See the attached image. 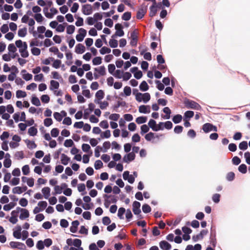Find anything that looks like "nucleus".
<instances>
[{
  "instance_id": "34",
  "label": "nucleus",
  "mask_w": 250,
  "mask_h": 250,
  "mask_svg": "<svg viewBox=\"0 0 250 250\" xmlns=\"http://www.w3.org/2000/svg\"><path fill=\"white\" fill-rule=\"evenodd\" d=\"M94 70L98 71L101 76H104L105 74V68L104 65L101 66L99 68H95Z\"/></svg>"
},
{
  "instance_id": "54",
  "label": "nucleus",
  "mask_w": 250,
  "mask_h": 250,
  "mask_svg": "<svg viewBox=\"0 0 250 250\" xmlns=\"http://www.w3.org/2000/svg\"><path fill=\"white\" fill-rule=\"evenodd\" d=\"M22 173L24 175H27L29 172H30V169L28 165H26L22 167Z\"/></svg>"
},
{
  "instance_id": "55",
  "label": "nucleus",
  "mask_w": 250,
  "mask_h": 250,
  "mask_svg": "<svg viewBox=\"0 0 250 250\" xmlns=\"http://www.w3.org/2000/svg\"><path fill=\"white\" fill-rule=\"evenodd\" d=\"M220 195L218 193H215L213 195L212 200L215 203H218L220 200Z\"/></svg>"
},
{
  "instance_id": "61",
  "label": "nucleus",
  "mask_w": 250,
  "mask_h": 250,
  "mask_svg": "<svg viewBox=\"0 0 250 250\" xmlns=\"http://www.w3.org/2000/svg\"><path fill=\"white\" fill-rule=\"evenodd\" d=\"M104 23L105 26L109 27H112L113 25V22L112 20L110 18L105 19Z\"/></svg>"
},
{
  "instance_id": "24",
  "label": "nucleus",
  "mask_w": 250,
  "mask_h": 250,
  "mask_svg": "<svg viewBox=\"0 0 250 250\" xmlns=\"http://www.w3.org/2000/svg\"><path fill=\"white\" fill-rule=\"evenodd\" d=\"M148 125L149 128H151L152 130L157 131L158 129H156V122L154 120L150 119L148 122Z\"/></svg>"
},
{
  "instance_id": "13",
  "label": "nucleus",
  "mask_w": 250,
  "mask_h": 250,
  "mask_svg": "<svg viewBox=\"0 0 250 250\" xmlns=\"http://www.w3.org/2000/svg\"><path fill=\"white\" fill-rule=\"evenodd\" d=\"M159 246L163 250H170L171 248V245L165 240L161 241L159 243Z\"/></svg>"
},
{
  "instance_id": "31",
  "label": "nucleus",
  "mask_w": 250,
  "mask_h": 250,
  "mask_svg": "<svg viewBox=\"0 0 250 250\" xmlns=\"http://www.w3.org/2000/svg\"><path fill=\"white\" fill-rule=\"evenodd\" d=\"M182 120V116L180 114H177L174 115L172 118V121L174 124H179L181 122Z\"/></svg>"
},
{
  "instance_id": "22",
  "label": "nucleus",
  "mask_w": 250,
  "mask_h": 250,
  "mask_svg": "<svg viewBox=\"0 0 250 250\" xmlns=\"http://www.w3.org/2000/svg\"><path fill=\"white\" fill-rule=\"evenodd\" d=\"M60 84L58 82L55 80H51L50 81V89L51 90L54 89H57L59 88Z\"/></svg>"
},
{
  "instance_id": "39",
  "label": "nucleus",
  "mask_w": 250,
  "mask_h": 250,
  "mask_svg": "<svg viewBox=\"0 0 250 250\" xmlns=\"http://www.w3.org/2000/svg\"><path fill=\"white\" fill-rule=\"evenodd\" d=\"M125 209L124 208H123V207L120 208H119L118 211V217L120 219H123L124 218L123 215L125 213Z\"/></svg>"
},
{
  "instance_id": "44",
  "label": "nucleus",
  "mask_w": 250,
  "mask_h": 250,
  "mask_svg": "<svg viewBox=\"0 0 250 250\" xmlns=\"http://www.w3.org/2000/svg\"><path fill=\"white\" fill-rule=\"evenodd\" d=\"M111 52V49L106 46L102 47V48L100 50V53L102 55H104L105 54H108Z\"/></svg>"
},
{
  "instance_id": "5",
  "label": "nucleus",
  "mask_w": 250,
  "mask_h": 250,
  "mask_svg": "<svg viewBox=\"0 0 250 250\" xmlns=\"http://www.w3.org/2000/svg\"><path fill=\"white\" fill-rule=\"evenodd\" d=\"M135 158V154L134 152H129L125 155L123 159V161L127 164H129L130 162L133 161Z\"/></svg>"
},
{
  "instance_id": "25",
  "label": "nucleus",
  "mask_w": 250,
  "mask_h": 250,
  "mask_svg": "<svg viewBox=\"0 0 250 250\" xmlns=\"http://www.w3.org/2000/svg\"><path fill=\"white\" fill-rule=\"evenodd\" d=\"M194 116V112L191 110H188L185 112L184 115V120H189Z\"/></svg>"
},
{
  "instance_id": "26",
  "label": "nucleus",
  "mask_w": 250,
  "mask_h": 250,
  "mask_svg": "<svg viewBox=\"0 0 250 250\" xmlns=\"http://www.w3.org/2000/svg\"><path fill=\"white\" fill-rule=\"evenodd\" d=\"M140 89L142 91H146L149 88V86L145 81H143L140 84Z\"/></svg>"
},
{
  "instance_id": "63",
  "label": "nucleus",
  "mask_w": 250,
  "mask_h": 250,
  "mask_svg": "<svg viewBox=\"0 0 250 250\" xmlns=\"http://www.w3.org/2000/svg\"><path fill=\"white\" fill-rule=\"evenodd\" d=\"M34 18L38 22H41L43 20V17L40 13L35 14L34 15Z\"/></svg>"
},
{
  "instance_id": "64",
  "label": "nucleus",
  "mask_w": 250,
  "mask_h": 250,
  "mask_svg": "<svg viewBox=\"0 0 250 250\" xmlns=\"http://www.w3.org/2000/svg\"><path fill=\"white\" fill-rule=\"evenodd\" d=\"M53 116L54 118L58 121L61 122L62 119V116L61 114V113L55 112L53 114Z\"/></svg>"
},
{
  "instance_id": "47",
  "label": "nucleus",
  "mask_w": 250,
  "mask_h": 250,
  "mask_svg": "<svg viewBox=\"0 0 250 250\" xmlns=\"http://www.w3.org/2000/svg\"><path fill=\"white\" fill-rule=\"evenodd\" d=\"M239 148L242 150H246L248 148V143L247 141H242L239 145Z\"/></svg>"
},
{
  "instance_id": "50",
  "label": "nucleus",
  "mask_w": 250,
  "mask_h": 250,
  "mask_svg": "<svg viewBox=\"0 0 250 250\" xmlns=\"http://www.w3.org/2000/svg\"><path fill=\"white\" fill-rule=\"evenodd\" d=\"M126 105V103L125 101L120 102L118 101L116 104L114 105L113 106V108L114 110L117 111V109L120 106H125Z\"/></svg>"
},
{
  "instance_id": "20",
  "label": "nucleus",
  "mask_w": 250,
  "mask_h": 250,
  "mask_svg": "<svg viewBox=\"0 0 250 250\" xmlns=\"http://www.w3.org/2000/svg\"><path fill=\"white\" fill-rule=\"evenodd\" d=\"M25 143H26L27 147L30 149L35 148L37 147V145L35 143L34 141L26 139L25 140Z\"/></svg>"
},
{
  "instance_id": "3",
  "label": "nucleus",
  "mask_w": 250,
  "mask_h": 250,
  "mask_svg": "<svg viewBox=\"0 0 250 250\" xmlns=\"http://www.w3.org/2000/svg\"><path fill=\"white\" fill-rule=\"evenodd\" d=\"M86 35V30L83 28H81L79 29V34L76 36V40L79 42H81Z\"/></svg>"
},
{
  "instance_id": "14",
  "label": "nucleus",
  "mask_w": 250,
  "mask_h": 250,
  "mask_svg": "<svg viewBox=\"0 0 250 250\" xmlns=\"http://www.w3.org/2000/svg\"><path fill=\"white\" fill-rule=\"evenodd\" d=\"M139 111L141 113L146 114L150 112L149 105H142L139 107Z\"/></svg>"
},
{
  "instance_id": "40",
  "label": "nucleus",
  "mask_w": 250,
  "mask_h": 250,
  "mask_svg": "<svg viewBox=\"0 0 250 250\" xmlns=\"http://www.w3.org/2000/svg\"><path fill=\"white\" fill-rule=\"evenodd\" d=\"M149 10H150L149 14V16L151 17H154L157 13V9L155 8V6H154V5H152L149 7Z\"/></svg>"
},
{
  "instance_id": "46",
  "label": "nucleus",
  "mask_w": 250,
  "mask_h": 250,
  "mask_svg": "<svg viewBox=\"0 0 250 250\" xmlns=\"http://www.w3.org/2000/svg\"><path fill=\"white\" fill-rule=\"evenodd\" d=\"M109 45L111 48H115L118 46V41L114 39H110L109 41Z\"/></svg>"
},
{
  "instance_id": "49",
  "label": "nucleus",
  "mask_w": 250,
  "mask_h": 250,
  "mask_svg": "<svg viewBox=\"0 0 250 250\" xmlns=\"http://www.w3.org/2000/svg\"><path fill=\"white\" fill-rule=\"evenodd\" d=\"M123 73L124 72L123 71L118 69L115 71V72L113 74V75L116 78L121 79Z\"/></svg>"
},
{
  "instance_id": "48",
  "label": "nucleus",
  "mask_w": 250,
  "mask_h": 250,
  "mask_svg": "<svg viewBox=\"0 0 250 250\" xmlns=\"http://www.w3.org/2000/svg\"><path fill=\"white\" fill-rule=\"evenodd\" d=\"M124 31H123V29H119V30H117L116 31L115 34L112 36V38H114L116 36L123 37L124 35Z\"/></svg>"
},
{
  "instance_id": "57",
  "label": "nucleus",
  "mask_w": 250,
  "mask_h": 250,
  "mask_svg": "<svg viewBox=\"0 0 250 250\" xmlns=\"http://www.w3.org/2000/svg\"><path fill=\"white\" fill-rule=\"evenodd\" d=\"M155 83L156 84V87L158 88V90H159L160 91H162L164 90L165 86L164 84H163L160 81L156 80L155 81Z\"/></svg>"
},
{
  "instance_id": "2",
  "label": "nucleus",
  "mask_w": 250,
  "mask_h": 250,
  "mask_svg": "<svg viewBox=\"0 0 250 250\" xmlns=\"http://www.w3.org/2000/svg\"><path fill=\"white\" fill-rule=\"evenodd\" d=\"M208 233V230L207 229H203L199 234L193 235L192 237V239L194 242H197L199 240L202 239Z\"/></svg>"
},
{
  "instance_id": "52",
  "label": "nucleus",
  "mask_w": 250,
  "mask_h": 250,
  "mask_svg": "<svg viewBox=\"0 0 250 250\" xmlns=\"http://www.w3.org/2000/svg\"><path fill=\"white\" fill-rule=\"evenodd\" d=\"M149 130V128L146 125H143L141 126V134L143 135L147 133Z\"/></svg>"
},
{
  "instance_id": "51",
  "label": "nucleus",
  "mask_w": 250,
  "mask_h": 250,
  "mask_svg": "<svg viewBox=\"0 0 250 250\" xmlns=\"http://www.w3.org/2000/svg\"><path fill=\"white\" fill-rule=\"evenodd\" d=\"M75 30V27L73 25H69L66 28V33L68 34H72L74 33Z\"/></svg>"
},
{
  "instance_id": "6",
  "label": "nucleus",
  "mask_w": 250,
  "mask_h": 250,
  "mask_svg": "<svg viewBox=\"0 0 250 250\" xmlns=\"http://www.w3.org/2000/svg\"><path fill=\"white\" fill-rule=\"evenodd\" d=\"M82 12L85 15H89L93 12L92 7L91 4H86L82 6Z\"/></svg>"
},
{
  "instance_id": "38",
  "label": "nucleus",
  "mask_w": 250,
  "mask_h": 250,
  "mask_svg": "<svg viewBox=\"0 0 250 250\" xmlns=\"http://www.w3.org/2000/svg\"><path fill=\"white\" fill-rule=\"evenodd\" d=\"M104 93L103 90H99L95 94V97L99 100H101L104 97Z\"/></svg>"
},
{
  "instance_id": "11",
  "label": "nucleus",
  "mask_w": 250,
  "mask_h": 250,
  "mask_svg": "<svg viewBox=\"0 0 250 250\" xmlns=\"http://www.w3.org/2000/svg\"><path fill=\"white\" fill-rule=\"evenodd\" d=\"M147 11V8L146 7H142L141 8L139 9V10L137 11L136 17L138 19H142L145 14L146 13Z\"/></svg>"
},
{
  "instance_id": "59",
  "label": "nucleus",
  "mask_w": 250,
  "mask_h": 250,
  "mask_svg": "<svg viewBox=\"0 0 250 250\" xmlns=\"http://www.w3.org/2000/svg\"><path fill=\"white\" fill-rule=\"evenodd\" d=\"M43 123L45 126L48 127L53 124V121L51 118H47L44 120Z\"/></svg>"
},
{
  "instance_id": "35",
  "label": "nucleus",
  "mask_w": 250,
  "mask_h": 250,
  "mask_svg": "<svg viewBox=\"0 0 250 250\" xmlns=\"http://www.w3.org/2000/svg\"><path fill=\"white\" fill-rule=\"evenodd\" d=\"M131 18V13L130 12H126L123 14L122 16L123 20L128 21Z\"/></svg>"
},
{
  "instance_id": "12",
  "label": "nucleus",
  "mask_w": 250,
  "mask_h": 250,
  "mask_svg": "<svg viewBox=\"0 0 250 250\" xmlns=\"http://www.w3.org/2000/svg\"><path fill=\"white\" fill-rule=\"evenodd\" d=\"M15 228L16 229L13 231V236L16 239H19L21 237V230L22 228L21 226L19 225L17 226Z\"/></svg>"
},
{
  "instance_id": "32",
  "label": "nucleus",
  "mask_w": 250,
  "mask_h": 250,
  "mask_svg": "<svg viewBox=\"0 0 250 250\" xmlns=\"http://www.w3.org/2000/svg\"><path fill=\"white\" fill-rule=\"evenodd\" d=\"M238 170L242 174H245L247 172V167L245 164H242L238 167Z\"/></svg>"
},
{
  "instance_id": "10",
  "label": "nucleus",
  "mask_w": 250,
  "mask_h": 250,
  "mask_svg": "<svg viewBox=\"0 0 250 250\" xmlns=\"http://www.w3.org/2000/svg\"><path fill=\"white\" fill-rule=\"evenodd\" d=\"M131 41L130 44L132 46H136L138 41L137 33L135 30H134L131 33Z\"/></svg>"
},
{
  "instance_id": "56",
  "label": "nucleus",
  "mask_w": 250,
  "mask_h": 250,
  "mask_svg": "<svg viewBox=\"0 0 250 250\" xmlns=\"http://www.w3.org/2000/svg\"><path fill=\"white\" fill-rule=\"evenodd\" d=\"M42 102L43 103H48L50 101V97L48 95H42L41 97Z\"/></svg>"
},
{
  "instance_id": "28",
  "label": "nucleus",
  "mask_w": 250,
  "mask_h": 250,
  "mask_svg": "<svg viewBox=\"0 0 250 250\" xmlns=\"http://www.w3.org/2000/svg\"><path fill=\"white\" fill-rule=\"evenodd\" d=\"M31 103L33 104L39 106L41 105V102L39 99L35 95H33L31 98Z\"/></svg>"
},
{
  "instance_id": "33",
  "label": "nucleus",
  "mask_w": 250,
  "mask_h": 250,
  "mask_svg": "<svg viewBox=\"0 0 250 250\" xmlns=\"http://www.w3.org/2000/svg\"><path fill=\"white\" fill-rule=\"evenodd\" d=\"M27 34V28L24 27L19 29L18 32V35L20 37H24Z\"/></svg>"
},
{
  "instance_id": "60",
  "label": "nucleus",
  "mask_w": 250,
  "mask_h": 250,
  "mask_svg": "<svg viewBox=\"0 0 250 250\" xmlns=\"http://www.w3.org/2000/svg\"><path fill=\"white\" fill-rule=\"evenodd\" d=\"M12 192L14 194H21L23 192L21 187H16L13 188Z\"/></svg>"
},
{
  "instance_id": "29",
  "label": "nucleus",
  "mask_w": 250,
  "mask_h": 250,
  "mask_svg": "<svg viewBox=\"0 0 250 250\" xmlns=\"http://www.w3.org/2000/svg\"><path fill=\"white\" fill-rule=\"evenodd\" d=\"M235 173L233 172H229L226 174V180L229 182H231L235 178Z\"/></svg>"
},
{
  "instance_id": "18",
  "label": "nucleus",
  "mask_w": 250,
  "mask_h": 250,
  "mask_svg": "<svg viewBox=\"0 0 250 250\" xmlns=\"http://www.w3.org/2000/svg\"><path fill=\"white\" fill-rule=\"evenodd\" d=\"M29 216V213L27 209L24 208L20 215L19 218L21 220H23Z\"/></svg>"
},
{
  "instance_id": "23",
  "label": "nucleus",
  "mask_w": 250,
  "mask_h": 250,
  "mask_svg": "<svg viewBox=\"0 0 250 250\" xmlns=\"http://www.w3.org/2000/svg\"><path fill=\"white\" fill-rule=\"evenodd\" d=\"M212 124L210 123H206L203 125L202 129L205 133H208L211 131Z\"/></svg>"
},
{
  "instance_id": "8",
  "label": "nucleus",
  "mask_w": 250,
  "mask_h": 250,
  "mask_svg": "<svg viewBox=\"0 0 250 250\" xmlns=\"http://www.w3.org/2000/svg\"><path fill=\"white\" fill-rule=\"evenodd\" d=\"M9 244L10 247L13 249L17 248L22 250L26 247L25 245L23 243L19 242L11 241L10 242Z\"/></svg>"
},
{
  "instance_id": "45",
  "label": "nucleus",
  "mask_w": 250,
  "mask_h": 250,
  "mask_svg": "<svg viewBox=\"0 0 250 250\" xmlns=\"http://www.w3.org/2000/svg\"><path fill=\"white\" fill-rule=\"evenodd\" d=\"M103 167V162L100 160H96L94 163V167L96 170L101 168Z\"/></svg>"
},
{
  "instance_id": "37",
  "label": "nucleus",
  "mask_w": 250,
  "mask_h": 250,
  "mask_svg": "<svg viewBox=\"0 0 250 250\" xmlns=\"http://www.w3.org/2000/svg\"><path fill=\"white\" fill-rule=\"evenodd\" d=\"M150 99V95L149 93H145L142 95V101L145 104L147 103Z\"/></svg>"
},
{
  "instance_id": "58",
  "label": "nucleus",
  "mask_w": 250,
  "mask_h": 250,
  "mask_svg": "<svg viewBox=\"0 0 250 250\" xmlns=\"http://www.w3.org/2000/svg\"><path fill=\"white\" fill-rule=\"evenodd\" d=\"M61 62H62L60 60H54V59L53 63L52 64V66L56 69H58L60 67Z\"/></svg>"
},
{
  "instance_id": "1",
  "label": "nucleus",
  "mask_w": 250,
  "mask_h": 250,
  "mask_svg": "<svg viewBox=\"0 0 250 250\" xmlns=\"http://www.w3.org/2000/svg\"><path fill=\"white\" fill-rule=\"evenodd\" d=\"M185 106L189 109H192L197 110H201L202 107L201 105L194 101H192L189 99H187L184 102Z\"/></svg>"
},
{
  "instance_id": "16",
  "label": "nucleus",
  "mask_w": 250,
  "mask_h": 250,
  "mask_svg": "<svg viewBox=\"0 0 250 250\" xmlns=\"http://www.w3.org/2000/svg\"><path fill=\"white\" fill-rule=\"evenodd\" d=\"M85 51V47L84 46L81 44L79 43L76 45L75 47V52L77 54H83Z\"/></svg>"
},
{
  "instance_id": "41",
  "label": "nucleus",
  "mask_w": 250,
  "mask_h": 250,
  "mask_svg": "<svg viewBox=\"0 0 250 250\" xmlns=\"http://www.w3.org/2000/svg\"><path fill=\"white\" fill-rule=\"evenodd\" d=\"M142 210L145 213H148L151 210L150 207L146 204H145L142 206Z\"/></svg>"
},
{
  "instance_id": "21",
  "label": "nucleus",
  "mask_w": 250,
  "mask_h": 250,
  "mask_svg": "<svg viewBox=\"0 0 250 250\" xmlns=\"http://www.w3.org/2000/svg\"><path fill=\"white\" fill-rule=\"evenodd\" d=\"M163 112L166 114L163 117L165 119H169L170 118L171 110L168 107H165L163 109Z\"/></svg>"
},
{
  "instance_id": "4",
  "label": "nucleus",
  "mask_w": 250,
  "mask_h": 250,
  "mask_svg": "<svg viewBox=\"0 0 250 250\" xmlns=\"http://www.w3.org/2000/svg\"><path fill=\"white\" fill-rule=\"evenodd\" d=\"M210 244L214 248L216 245V231L213 229L212 226L210 228Z\"/></svg>"
},
{
  "instance_id": "17",
  "label": "nucleus",
  "mask_w": 250,
  "mask_h": 250,
  "mask_svg": "<svg viewBox=\"0 0 250 250\" xmlns=\"http://www.w3.org/2000/svg\"><path fill=\"white\" fill-rule=\"evenodd\" d=\"M42 193L45 199H48L50 195V188L49 187H44L42 189Z\"/></svg>"
},
{
  "instance_id": "27",
  "label": "nucleus",
  "mask_w": 250,
  "mask_h": 250,
  "mask_svg": "<svg viewBox=\"0 0 250 250\" xmlns=\"http://www.w3.org/2000/svg\"><path fill=\"white\" fill-rule=\"evenodd\" d=\"M16 205V203L14 202H10L8 204L4 205L3 208L5 211H9L13 208Z\"/></svg>"
},
{
  "instance_id": "15",
  "label": "nucleus",
  "mask_w": 250,
  "mask_h": 250,
  "mask_svg": "<svg viewBox=\"0 0 250 250\" xmlns=\"http://www.w3.org/2000/svg\"><path fill=\"white\" fill-rule=\"evenodd\" d=\"M80 223L78 220H75L72 222V226L70 228V231L72 233H75L77 231V228Z\"/></svg>"
},
{
  "instance_id": "7",
  "label": "nucleus",
  "mask_w": 250,
  "mask_h": 250,
  "mask_svg": "<svg viewBox=\"0 0 250 250\" xmlns=\"http://www.w3.org/2000/svg\"><path fill=\"white\" fill-rule=\"evenodd\" d=\"M141 203L138 201H134L132 204V210L134 214L139 215L141 210L140 209Z\"/></svg>"
},
{
  "instance_id": "19",
  "label": "nucleus",
  "mask_w": 250,
  "mask_h": 250,
  "mask_svg": "<svg viewBox=\"0 0 250 250\" xmlns=\"http://www.w3.org/2000/svg\"><path fill=\"white\" fill-rule=\"evenodd\" d=\"M70 160L69 157L64 153L61 154V162L62 164L66 166L68 164L69 161Z\"/></svg>"
},
{
  "instance_id": "43",
  "label": "nucleus",
  "mask_w": 250,
  "mask_h": 250,
  "mask_svg": "<svg viewBox=\"0 0 250 250\" xmlns=\"http://www.w3.org/2000/svg\"><path fill=\"white\" fill-rule=\"evenodd\" d=\"M26 96V93L25 91L18 90L16 92V97L17 98H24Z\"/></svg>"
},
{
  "instance_id": "53",
  "label": "nucleus",
  "mask_w": 250,
  "mask_h": 250,
  "mask_svg": "<svg viewBox=\"0 0 250 250\" xmlns=\"http://www.w3.org/2000/svg\"><path fill=\"white\" fill-rule=\"evenodd\" d=\"M111 136L110 131L109 130H106L102 133L101 134V137L102 138H109Z\"/></svg>"
},
{
  "instance_id": "36",
  "label": "nucleus",
  "mask_w": 250,
  "mask_h": 250,
  "mask_svg": "<svg viewBox=\"0 0 250 250\" xmlns=\"http://www.w3.org/2000/svg\"><path fill=\"white\" fill-rule=\"evenodd\" d=\"M147 121V118L146 116H140L136 119V122L138 124L145 123Z\"/></svg>"
},
{
  "instance_id": "62",
  "label": "nucleus",
  "mask_w": 250,
  "mask_h": 250,
  "mask_svg": "<svg viewBox=\"0 0 250 250\" xmlns=\"http://www.w3.org/2000/svg\"><path fill=\"white\" fill-rule=\"evenodd\" d=\"M8 50L9 53H14L17 51V48L13 43H10L8 46Z\"/></svg>"
},
{
  "instance_id": "42",
  "label": "nucleus",
  "mask_w": 250,
  "mask_h": 250,
  "mask_svg": "<svg viewBox=\"0 0 250 250\" xmlns=\"http://www.w3.org/2000/svg\"><path fill=\"white\" fill-rule=\"evenodd\" d=\"M102 59L101 57H96L92 60L93 64L98 65L102 63Z\"/></svg>"
},
{
  "instance_id": "9",
  "label": "nucleus",
  "mask_w": 250,
  "mask_h": 250,
  "mask_svg": "<svg viewBox=\"0 0 250 250\" xmlns=\"http://www.w3.org/2000/svg\"><path fill=\"white\" fill-rule=\"evenodd\" d=\"M27 44L26 42H24L23 47L19 49V51L21 53V56L22 58H26L29 56V53L27 49Z\"/></svg>"
},
{
  "instance_id": "30",
  "label": "nucleus",
  "mask_w": 250,
  "mask_h": 250,
  "mask_svg": "<svg viewBox=\"0 0 250 250\" xmlns=\"http://www.w3.org/2000/svg\"><path fill=\"white\" fill-rule=\"evenodd\" d=\"M38 132L37 129L34 126L30 127L28 130V133L31 136H34L36 135Z\"/></svg>"
}]
</instances>
